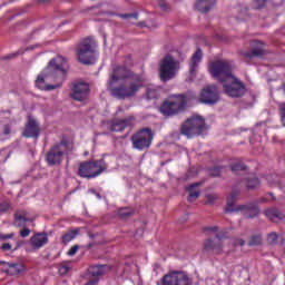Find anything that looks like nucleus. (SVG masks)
I'll list each match as a JSON object with an SVG mask.
<instances>
[{"mask_svg": "<svg viewBox=\"0 0 285 285\" xmlns=\"http://www.w3.org/2000/svg\"><path fill=\"white\" fill-rule=\"evenodd\" d=\"M146 83V78L135 73H111L108 81V90L116 99H131Z\"/></svg>", "mask_w": 285, "mask_h": 285, "instance_id": "obj_1", "label": "nucleus"}, {"mask_svg": "<svg viewBox=\"0 0 285 285\" xmlns=\"http://www.w3.org/2000/svg\"><path fill=\"white\" fill-rule=\"evenodd\" d=\"M213 79L222 85L223 92L230 99H242L246 85L230 72H212Z\"/></svg>", "mask_w": 285, "mask_h": 285, "instance_id": "obj_2", "label": "nucleus"}, {"mask_svg": "<svg viewBox=\"0 0 285 285\" xmlns=\"http://www.w3.org/2000/svg\"><path fill=\"white\" fill-rule=\"evenodd\" d=\"M195 99H197V95L193 91L173 95L160 105V112L164 117H177V115L186 112L188 104L195 101Z\"/></svg>", "mask_w": 285, "mask_h": 285, "instance_id": "obj_3", "label": "nucleus"}, {"mask_svg": "<svg viewBox=\"0 0 285 285\" xmlns=\"http://www.w3.org/2000/svg\"><path fill=\"white\" fill-rule=\"evenodd\" d=\"M76 57L83 66H95L99 59L97 41L92 38H85L76 50Z\"/></svg>", "mask_w": 285, "mask_h": 285, "instance_id": "obj_4", "label": "nucleus"}, {"mask_svg": "<svg viewBox=\"0 0 285 285\" xmlns=\"http://www.w3.org/2000/svg\"><path fill=\"white\" fill-rule=\"evenodd\" d=\"M208 130L206 127V119L202 116H193L187 118L180 125V135L187 137V139H194V137H200L204 132Z\"/></svg>", "mask_w": 285, "mask_h": 285, "instance_id": "obj_5", "label": "nucleus"}, {"mask_svg": "<svg viewBox=\"0 0 285 285\" xmlns=\"http://www.w3.org/2000/svg\"><path fill=\"white\" fill-rule=\"evenodd\" d=\"M69 153L70 142H68L67 139H62L60 142H56L49 148L45 155V159L48 166H61V164H63V159H66V155Z\"/></svg>", "mask_w": 285, "mask_h": 285, "instance_id": "obj_6", "label": "nucleus"}, {"mask_svg": "<svg viewBox=\"0 0 285 285\" xmlns=\"http://www.w3.org/2000/svg\"><path fill=\"white\" fill-rule=\"evenodd\" d=\"M108 165L106 160H86L79 164L78 176L82 179H95L101 173H106Z\"/></svg>", "mask_w": 285, "mask_h": 285, "instance_id": "obj_7", "label": "nucleus"}, {"mask_svg": "<svg viewBox=\"0 0 285 285\" xmlns=\"http://www.w3.org/2000/svg\"><path fill=\"white\" fill-rule=\"evenodd\" d=\"M238 195L239 193L232 191V194L227 198V206L225 208V213H239V210H246L245 217L247 219H254V217H257V215H259V206H257L256 203H249L246 205H239L238 207H235Z\"/></svg>", "mask_w": 285, "mask_h": 285, "instance_id": "obj_8", "label": "nucleus"}, {"mask_svg": "<svg viewBox=\"0 0 285 285\" xmlns=\"http://www.w3.org/2000/svg\"><path fill=\"white\" fill-rule=\"evenodd\" d=\"M154 139L155 130L150 127H142L130 137V141L135 150H148V148L153 146Z\"/></svg>", "mask_w": 285, "mask_h": 285, "instance_id": "obj_9", "label": "nucleus"}, {"mask_svg": "<svg viewBox=\"0 0 285 285\" xmlns=\"http://www.w3.org/2000/svg\"><path fill=\"white\" fill-rule=\"evenodd\" d=\"M90 96V83L86 80H75L71 83L69 97L73 101H86Z\"/></svg>", "mask_w": 285, "mask_h": 285, "instance_id": "obj_10", "label": "nucleus"}, {"mask_svg": "<svg viewBox=\"0 0 285 285\" xmlns=\"http://www.w3.org/2000/svg\"><path fill=\"white\" fill-rule=\"evenodd\" d=\"M219 88H217V85L205 86L198 97V101L205 104V106H215L219 104Z\"/></svg>", "mask_w": 285, "mask_h": 285, "instance_id": "obj_11", "label": "nucleus"}, {"mask_svg": "<svg viewBox=\"0 0 285 285\" xmlns=\"http://www.w3.org/2000/svg\"><path fill=\"white\" fill-rule=\"evenodd\" d=\"M163 285H193V281L188 277L186 272L175 271L166 274L161 278Z\"/></svg>", "mask_w": 285, "mask_h": 285, "instance_id": "obj_12", "label": "nucleus"}, {"mask_svg": "<svg viewBox=\"0 0 285 285\" xmlns=\"http://www.w3.org/2000/svg\"><path fill=\"white\" fill-rule=\"evenodd\" d=\"M137 118L128 116L126 118H114L108 121V130L110 132H124L127 128L135 126Z\"/></svg>", "mask_w": 285, "mask_h": 285, "instance_id": "obj_13", "label": "nucleus"}, {"mask_svg": "<svg viewBox=\"0 0 285 285\" xmlns=\"http://www.w3.org/2000/svg\"><path fill=\"white\" fill-rule=\"evenodd\" d=\"M40 135L41 127L39 126V121H37L35 117L28 116L24 129L22 131V137H26L27 139H39Z\"/></svg>", "mask_w": 285, "mask_h": 285, "instance_id": "obj_14", "label": "nucleus"}, {"mask_svg": "<svg viewBox=\"0 0 285 285\" xmlns=\"http://www.w3.org/2000/svg\"><path fill=\"white\" fill-rule=\"evenodd\" d=\"M209 72H233L235 65L230 60L217 59L209 62Z\"/></svg>", "mask_w": 285, "mask_h": 285, "instance_id": "obj_15", "label": "nucleus"}, {"mask_svg": "<svg viewBox=\"0 0 285 285\" xmlns=\"http://www.w3.org/2000/svg\"><path fill=\"white\" fill-rule=\"evenodd\" d=\"M180 68L179 60L174 59L170 55L165 56L160 61V72H178Z\"/></svg>", "mask_w": 285, "mask_h": 285, "instance_id": "obj_16", "label": "nucleus"}, {"mask_svg": "<svg viewBox=\"0 0 285 285\" xmlns=\"http://www.w3.org/2000/svg\"><path fill=\"white\" fill-rule=\"evenodd\" d=\"M48 72H68V61L62 56L51 59L47 66Z\"/></svg>", "mask_w": 285, "mask_h": 285, "instance_id": "obj_17", "label": "nucleus"}, {"mask_svg": "<svg viewBox=\"0 0 285 285\" xmlns=\"http://www.w3.org/2000/svg\"><path fill=\"white\" fill-rule=\"evenodd\" d=\"M204 250L214 253V255H222L224 253V243L208 238L204 242Z\"/></svg>", "mask_w": 285, "mask_h": 285, "instance_id": "obj_18", "label": "nucleus"}, {"mask_svg": "<svg viewBox=\"0 0 285 285\" xmlns=\"http://www.w3.org/2000/svg\"><path fill=\"white\" fill-rule=\"evenodd\" d=\"M107 273H110V266L108 265H91L88 268V276L91 279H99V277H104Z\"/></svg>", "mask_w": 285, "mask_h": 285, "instance_id": "obj_19", "label": "nucleus"}, {"mask_svg": "<svg viewBox=\"0 0 285 285\" xmlns=\"http://www.w3.org/2000/svg\"><path fill=\"white\" fill-rule=\"evenodd\" d=\"M48 244V234L46 232L36 233L30 238V245L33 250H39V248H43Z\"/></svg>", "mask_w": 285, "mask_h": 285, "instance_id": "obj_20", "label": "nucleus"}, {"mask_svg": "<svg viewBox=\"0 0 285 285\" xmlns=\"http://www.w3.org/2000/svg\"><path fill=\"white\" fill-rule=\"evenodd\" d=\"M254 46H256V48H254L252 51L243 52V57H245V59H253L255 57L262 58L266 55V50H264V42L254 41Z\"/></svg>", "mask_w": 285, "mask_h": 285, "instance_id": "obj_21", "label": "nucleus"}, {"mask_svg": "<svg viewBox=\"0 0 285 285\" xmlns=\"http://www.w3.org/2000/svg\"><path fill=\"white\" fill-rule=\"evenodd\" d=\"M14 222L18 228H26L28 223L33 222V219L30 218V214L27 210H18L14 214Z\"/></svg>", "mask_w": 285, "mask_h": 285, "instance_id": "obj_22", "label": "nucleus"}, {"mask_svg": "<svg viewBox=\"0 0 285 285\" xmlns=\"http://www.w3.org/2000/svg\"><path fill=\"white\" fill-rule=\"evenodd\" d=\"M217 3V0H197L195 8L196 10H198V12H210V10H213V8H215Z\"/></svg>", "mask_w": 285, "mask_h": 285, "instance_id": "obj_23", "label": "nucleus"}, {"mask_svg": "<svg viewBox=\"0 0 285 285\" xmlns=\"http://www.w3.org/2000/svg\"><path fill=\"white\" fill-rule=\"evenodd\" d=\"M264 215L269 218L271 222H285V215L277 208H269L264 212Z\"/></svg>", "mask_w": 285, "mask_h": 285, "instance_id": "obj_24", "label": "nucleus"}, {"mask_svg": "<svg viewBox=\"0 0 285 285\" xmlns=\"http://www.w3.org/2000/svg\"><path fill=\"white\" fill-rule=\"evenodd\" d=\"M202 57H204V53L198 48L189 61V72H197V68H199V63H202Z\"/></svg>", "mask_w": 285, "mask_h": 285, "instance_id": "obj_25", "label": "nucleus"}, {"mask_svg": "<svg viewBox=\"0 0 285 285\" xmlns=\"http://www.w3.org/2000/svg\"><path fill=\"white\" fill-rule=\"evenodd\" d=\"M132 56L128 55L124 59L122 65H118L114 68V72H130V68L134 66Z\"/></svg>", "mask_w": 285, "mask_h": 285, "instance_id": "obj_26", "label": "nucleus"}, {"mask_svg": "<svg viewBox=\"0 0 285 285\" xmlns=\"http://www.w3.org/2000/svg\"><path fill=\"white\" fill-rule=\"evenodd\" d=\"M199 186H202V183H194L186 187V191L189 194L187 202L193 203L199 199L200 191L195 189L199 188Z\"/></svg>", "mask_w": 285, "mask_h": 285, "instance_id": "obj_27", "label": "nucleus"}, {"mask_svg": "<svg viewBox=\"0 0 285 285\" xmlns=\"http://www.w3.org/2000/svg\"><path fill=\"white\" fill-rule=\"evenodd\" d=\"M45 83H46V79L43 78L42 75H39L36 80L37 88H39L40 90H57V88H59V85H47L46 86Z\"/></svg>", "mask_w": 285, "mask_h": 285, "instance_id": "obj_28", "label": "nucleus"}, {"mask_svg": "<svg viewBox=\"0 0 285 285\" xmlns=\"http://www.w3.org/2000/svg\"><path fill=\"white\" fill-rule=\"evenodd\" d=\"M81 233L80 228L69 229L65 235L61 236L62 244H70L72 239L77 237Z\"/></svg>", "mask_w": 285, "mask_h": 285, "instance_id": "obj_29", "label": "nucleus"}, {"mask_svg": "<svg viewBox=\"0 0 285 285\" xmlns=\"http://www.w3.org/2000/svg\"><path fill=\"white\" fill-rule=\"evenodd\" d=\"M135 209L130 207H122L118 209V217L120 219H130L135 215Z\"/></svg>", "mask_w": 285, "mask_h": 285, "instance_id": "obj_30", "label": "nucleus"}, {"mask_svg": "<svg viewBox=\"0 0 285 285\" xmlns=\"http://www.w3.org/2000/svg\"><path fill=\"white\" fill-rule=\"evenodd\" d=\"M26 271L24 264H10L8 274L9 275H21Z\"/></svg>", "mask_w": 285, "mask_h": 285, "instance_id": "obj_31", "label": "nucleus"}, {"mask_svg": "<svg viewBox=\"0 0 285 285\" xmlns=\"http://www.w3.org/2000/svg\"><path fill=\"white\" fill-rule=\"evenodd\" d=\"M257 186H259V178H257V177L247 178V188H248V190H255V188Z\"/></svg>", "mask_w": 285, "mask_h": 285, "instance_id": "obj_32", "label": "nucleus"}, {"mask_svg": "<svg viewBox=\"0 0 285 285\" xmlns=\"http://www.w3.org/2000/svg\"><path fill=\"white\" fill-rule=\"evenodd\" d=\"M222 170H224L223 166H214L208 169L210 177H219L222 175Z\"/></svg>", "mask_w": 285, "mask_h": 285, "instance_id": "obj_33", "label": "nucleus"}, {"mask_svg": "<svg viewBox=\"0 0 285 285\" xmlns=\"http://www.w3.org/2000/svg\"><path fill=\"white\" fill-rule=\"evenodd\" d=\"M232 173H239L242 170H247V166L244 163H235L230 166Z\"/></svg>", "mask_w": 285, "mask_h": 285, "instance_id": "obj_34", "label": "nucleus"}, {"mask_svg": "<svg viewBox=\"0 0 285 285\" xmlns=\"http://www.w3.org/2000/svg\"><path fill=\"white\" fill-rule=\"evenodd\" d=\"M262 244V236L254 235L249 238L248 246H259Z\"/></svg>", "mask_w": 285, "mask_h": 285, "instance_id": "obj_35", "label": "nucleus"}, {"mask_svg": "<svg viewBox=\"0 0 285 285\" xmlns=\"http://www.w3.org/2000/svg\"><path fill=\"white\" fill-rule=\"evenodd\" d=\"M175 77V72H160L159 78L160 80L166 83V81H170Z\"/></svg>", "mask_w": 285, "mask_h": 285, "instance_id": "obj_36", "label": "nucleus"}, {"mask_svg": "<svg viewBox=\"0 0 285 285\" xmlns=\"http://www.w3.org/2000/svg\"><path fill=\"white\" fill-rule=\"evenodd\" d=\"M268 0H254L253 8L254 10H262V8H266V2Z\"/></svg>", "mask_w": 285, "mask_h": 285, "instance_id": "obj_37", "label": "nucleus"}, {"mask_svg": "<svg viewBox=\"0 0 285 285\" xmlns=\"http://www.w3.org/2000/svg\"><path fill=\"white\" fill-rule=\"evenodd\" d=\"M68 271H70V263H62L59 266V275H68Z\"/></svg>", "mask_w": 285, "mask_h": 285, "instance_id": "obj_38", "label": "nucleus"}, {"mask_svg": "<svg viewBox=\"0 0 285 285\" xmlns=\"http://www.w3.org/2000/svg\"><path fill=\"white\" fill-rule=\"evenodd\" d=\"M19 55H23V51L18 50L13 53H9V55L2 57L1 59H2V61H9L10 59H14V58L19 57Z\"/></svg>", "mask_w": 285, "mask_h": 285, "instance_id": "obj_39", "label": "nucleus"}, {"mask_svg": "<svg viewBox=\"0 0 285 285\" xmlns=\"http://www.w3.org/2000/svg\"><path fill=\"white\" fill-rule=\"evenodd\" d=\"M277 239H279V236L277 235V233L272 232L271 234H268L267 236V242L268 244H277Z\"/></svg>", "mask_w": 285, "mask_h": 285, "instance_id": "obj_40", "label": "nucleus"}, {"mask_svg": "<svg viewBox=\"0 0 285 285\" xmlns=\"http://www.w3.org/2000/svg\"><path fill=\"white\" fill-rule=\"evenodd\" d=\"M120 19H139V13H119Z\"/></svg>", "mask_w": 285, "mask_h": 285, "instance_id": "obj_41", "label": "nucleus"}, {"mask_svg": "<svg viewBox=\"0 0 285 285\" xmlns=\"http://www.w3.org/2000/svg\"><path fill=\"white\" fill-rule=\"evenodd\" d=\"M279 115L283 126H285V102L279 105Z\"/></svg>", "mask_w": 285, "mask_h": 285, "instance_id": "obj_42", "label": "nucleus"}, {"mask_svg": "<svg viewBox=\"0 0 285 285\" xmlns=\"http://www.w3.org/2000/svg\"><path fill=\"white\" fill-rule=\"evenodd\" d=\"M159 8H160V10H163V12L170 11V7L168 6V2H166L165 0L159 1Z\"/></svg>", "mask_w": 285, "mask_h": 285, "instance_id": "obj_43", "label": "nucleus"}, {"mask_svg": "<svg viewBox=\"0 0 285 285\" xmlns=\"http://www.w3.org/2000/svg\"><path fill=\"white\" fill-rule=\"evenodd\" d=\"M206 199L205 204H215L217 202V194H208L206 195Z\"/></svg>", "mask_w": 285, "mask_h": 285, "instance_id": "obj_44", "label": "nucleus"}, {"mask_svg": "<svg viewBox=\"0 0 285 285\" xmlns=\"http://www.w3.org/2000/svg\"><path fill=\"white\" fill-rule=\"evenodd\" d=\"M204 233H217V230H219V227L217 226H207V227H204Z\"/></svg>", "mask_w": 285, "mask_h": 285, "instance_id": "obj_45", "label": "nucleus"}, {"mask_svg": "<svg viewBox=\"0 0 285 285\" xmlns=\"http://www.w3.org/2000/svg\"><path fill=\"white\" fill-rule=\"evenodd\" d=\"M228 238V233L226 232H222L216 234V242H222V239H227Z\"/></svg>", "mask_w": 285, "mask_h": 285, "instance_id": "obj_46", "label": "nucleus"}, {"mask_svg": "<svg viewBox=\"0 0 285 285\" xmlns=\"http://www.w3.org/2000/svg\"><path fill=\"white\" fill-rule=\"evenodd\" d=\"M77 250H79V245L72 246V247L68 250L67 255H69V257H73V255H77Z\"/></svg>", "mask_w": 285, "mask_h": 285, "instance_id": "obj_47", "label": "nucleus"}, {"mask_svg": "<svg viewBox=\"0 0 285 285\" xmlns=\"http://www.w3.org/2000/svg\"><path fill=\"white\" fill-rule=\"evenodd\" d=\"M12 237H14V233H11V234H2V233H0L1 242H6V239H12Z\"/></svg>", "mask_w": 285, "mask_h": 285, "instance_id": "obj_48", "label": "nucleus"}, {"mask_svg": "<svg viewBox=\"0 0 285 285\" xmlns=\"http://www.w3.org/2000/svg\"><path fill=\"white\" fill-rule=\"evenodd\" d=\"M10 205L8 203L0 204V213H8Z\"/></svg>", "mask_w": 285, "mask_h": 285, "instance_id": "obj_49", "label": "nucleus"}, {"mask_svg": "<svg viewBox=\"0 0 285 285\" xmlns=\"http://www.w3.org/2000/svg\"><path fill=\"white\" fill-rule=\"evenodd\" d=\"M30 235V228L24 227L22 230H20V237H28Z\"/></svg>", "mask_w": 285, "mask_h": 285, "instance_id": "obj_50", "label": "nucleus"}, {"mask_svg": "<svg viewBox=\"0 0 285 285\" xmlns=\"http://www.w3.org/2000/svg\"><path fill=\"white\" fill-rule=\"evenodd\" d=\"M12 249V245L10 243H4L1 246V250H11Z\"/></svg>", "mask_w": 285, "mask_h": 285, "instance_id": "obj_51", "label": "nucleus"}, {"mask_svg": "<svg viewBox=\"0 0 285 285\" xmlns=\"http://www.w3.org/2000/svg\"><path fill=\"white\" fill-rule=\"evenodd\" d=\"M244 244H246V242L242 238H238L234 242V246H244Z\"/></svg>", "mask_w": 285, "mask_h": 285, "instance_id": "obj_52", "label": "nucleus"}, {"mask_svg": "<svg viewBox=\"0 0 285 285\" xmlns=\"http://www.w3.org/2000/svg\"><path fill=\"white\" fill-rule=\"evenodd\" d=\"M10 132H11L10 125H4L3 135H10Z\"/></svg>", "mask_w": 285, "mask_h": 285, "instance_id": "obj_53", "label": "nucleus"}, {"mask_svg": "<svg viewBox=\"0 0 285 285\" xmlns=\"http://www.w3.org/2000/svg\"><path fill=\"white\" fill-rule=\"evenodd\" d=\"M22 244H23V242H18V243H17V246L14 247L13 250H18Z\"/></svg>", "mask_w": 285, "mask_h": 285, "instance_id": "obj_54", "label": "nucleus"}, {"mask_svg": "<svg viewBox=\"0 0 285 285\" xmlns=\"http://www.w3.org/2000/svg\"><path fill=\"white\" fill-rule=\"evenodd\" d=\"M89 193H91L92 195L98 194L97 190H95V189H89Z\"/></svg>", "mask_w": 285, "mask_h": 285, "instance_id": "obj_55", "label": "nucleus"}, {"mask_svg": "<svg viewBox=\"0 0 285 285\" xmlns=\"http://www.w3.org/2000/svg\"><path fill=\"white\" fill-rule=\"evenodd\" d=\"M8 264L6 261H0V266H6Z\"/></svg>", "mask_w": 285, "mask_h": 285, "instance_id": "obj_56", "label": "nucleus"}, {"mask_svg": "<svg viewBox=\"0 0 285 285\" xmlns=\"http://www.w3.org/2000/svg\"><path fill=\"white\" fill-rule=\"evenodd\" d=\"M96 197H97V199H101L102 197H101V194H96Z\"/></svg>", "mask_w": 285, "mask_h": 285, "instance_id": "obj_57", "label": "nucleus"}, {"mask_svg": "<svg viewBox=\"0 0 285 285\" xmlns=\"http://www.w3.org/2000/svg\"><path fill=\"white\" fill-rule=\"evenodd\" d=\"M8 157H10V154H7V156H6L3 161H8Z\"/></svg>", "mask_w": 285, "mask_h": 285, "instance_id": "obj_58", "label": "nucleus"}, {"mask_svg": "<svg viewBox=\"0 0 285 285\" xmlns=\"http://www.w3.org/2000/svg\"><path fill=\"white\" fill-rule=\"evenodd\" d=\"M269 195L273 197V199L275 200V196H273V193H269Z\"/></svg>", "mask_w": 285, "mask_h": 285, "instance_id": "obj_59", "label": "nucleus"}, {"mask_svg": "<svg viewBox=\"0 0 285 285\" xmlns=\"http://www.w3.org/2000/svg\"><path fill=\"white\" fill-rule=\"evenodd\" d=\"M138 26H140V27L144 26V22H139Z\"/></svg>", "mask_w": 285, "mask_h": 285, "instance_id": "obj_60", "label": "nucleus"}, {"mask_svg": "<svg viewBox=\"0 0 285 285\" xmlns=\"http://www.w3.org/2000/svg\"><path fill=\"white\" fill-rule=\"evenodd\" d=\"M89 237H91V238H92V237H95V235H94V234H89Z\"/></svg>", "mask_w": 285, "mask_h": 285, "instance_id": "obj_61", "label": "nucleus"}, {"mask_svg": "<svg viewBox=\"0 0 285 285\" xmlns=\"http://www.w3.org/2000/svg\"><path fill=\"white\" fill-rule=\"evenodd\" d=\"M190 75H191V77H195L196 73H195V72H191Z\"/></svg>", "mask_w": 285, "mask_h": 285, "instance_id": "obj_62", "label": "nucleus"}, {"mask_svg": "<svg viewBox=\"0 0 285 285\" xmlns=\"http://www.w3.org/2000/svg\"><path fill=\"white\" fill-rule=\"evenodd\" d=\"M85 156H88V151L85 153Z\"/></svg>", "mask_w": 285, "mask_h": 285, "instance_id": "obj_63", "label": "nucleus"}, {"mask_svg": "<svg viewBox=\"0 0 285 285\" xmlns=\"http://www.w3.org/2000/svg\"><path fill=\"white\" fill-rule=\"evenodd\" d=\"M261 202H266V199H265V198H263Z\"/></svg>", "mask_w": 285, "mask_h": 285, "instance_id": "obj_64", "label": "nucleus"}]
</instances>
